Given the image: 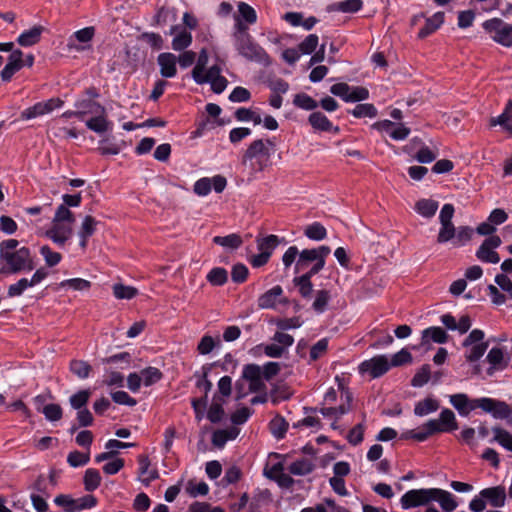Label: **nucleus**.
Listing matches in <instances>:
<instances>
[{
    "mask_svg": "<svg viewBox=\"0 0 512 512\" xmlns=\"http://www.w3.org/2000/svg\"><path fill=\"white\" fill-rule=\"evenodd\" d=\"M0 264L2 275L30 272L36 267L31 250L13 238L0 242Z\"/></svg>",
    "mask_w": 512,
    "mask_h": 512,
    "instance_id": "f257e3e1",
    "label": "nucleus"
},
{
    "mask_svg": "<svg viewBox=\"0 0 512 512\" xmlns=\"http://www.w3.org/2000/svg\"><path fill=\"white\" fill-rule=\"evenodd\" d=\"M208 62V53L205 49L200 51L198 61L192 70V77L198 84L209 83L214 93L223 92L228 84L225 77L221 76V69L219 66L214 65L205 72V67Z\"/></svg>",
    "mask_w": 512,
    "mask_h": 512,
    "instance_id": "f03ea898",
    "label": "nucleus"
},
{
    "mask_svg": "<svg viewBox=\"0 0 512 512\" xmlns=\"http://www.w3.org/2000/svg\"><path fill=\"white\" fill-rule=\"evenodd\" d=\"M74 214L65 205H59L45 236L58 246H64L73 235Z\"/></svg>",
    "mask_w": 512,
    "mask_h": 512,
    "instance_id": "7ed1b4c3",
    "label": "nucleus"
},
{
    "mask_svg": "<svg viewBox=\"0 0 512 512\" xmlns=\"http://www.w3.org/2000/svg\"><path fill=\"white\" fill-rule=\"evenodd\" d=\"M234 45L239 55L244 57L246 60L256 62L264 66L270 65V57L259 44L254 42L251 36L234 43Z\"/></svg>",
    "mask_w": 512,
    "mask_h": 512,
    "instance_id": "20e7f679",
    "label": "nucleus"
},
{
    "mask_svg": "<svg viewBox=\"0 0 512 512\" xmlns=\"http://www.w3.org/2000/svg\"><path fill=\"white\" fill-rule=\"evenodd\" d=\"M476 406H479L486 413H490L495 419L506 420L512 425V405L505 401L483 397L476 399Z\"/></svg>",
    "mask_w": 512,
    "mask_h": 512,
    "instance_id": "39448f33",
    "label": "nucleus"
},
{
    "mask_svg": "<svg viewBox=\"0 0 512 512\" xmlns=\"http://www.w3.org/2000/svg\"><path fill=\"white\" fill-rule=\"evenodd\" d=\"M483 28L495 42L506 47L512 46V24L505 23L500 18H493L485 21Z\"/></svg>",
    "mask_w": 512,
    "mask_h": 512,
    "instance_id": "423d86ee",
    "label": "nucleus"
},
{
    "mask_svg": "<svg viewBox=\"0 0 512 512\" xmlns=\"http://www.w3.org/2000/svg\"><path fill=\"white\" fill-rule=\"evenodd\" d=\"M259 156H269V149L263 140L253 141L243 156L242 164L249 168L251 174L263 170V165L258 160Z\"/></svg>",
    "mask_w": 512,
    "mask_h": 512,
    "instance_id": "0eeeda50",
    "label": "nucleus"
},
{
    "mask_svg": "<svg viewBox=\"0 0 512 512\" xmlns=\"http://www.w3.org/2000/svg\"><path fill=\"white\" fill-rule=\"evenodd\" d=\"M434 488L412 489L402 495L400 499L401 507L405 510L426 506L433 502Z\"/></svg>",
    "mask_w": 512,
    "mask_h": 512,
    "instance_id": "6e6552de",
    "label": "nucleus"
},
{
    "mask_svg": "<svg viewBox=\"0 0 512 512\" xmlns=\"http://www.w3.org/2000/svg\"><path fill=\"white\" fill-rule=\"evenodd\" d=\"M454 206L452 204H445L439 214L441 228L437 236V242L440 244L452 240L455 236V226L452 222L454 216Z\"/></svg>",
    "mask_w": 512,
    "mask_h": 512,
    "instance_id": "1a4fd4ad",
    "label": "nucleus"
},
{
    "mask_svg": "<svg viewBox=\"0 0 512 512\" xmlns=\"http://www.w3.org/2000/svg\"><path fill=\"white\" fill-rule=\"evenodd\" d=\"M63 103L64 102L60 98H51L47 101L38 102L23 110L20 118L22 120H31L36 117L44 116L51 113L53 110L60 108Z\"/></svg>",
    "mask_w": 512,
    "mask_h": 512,
    "instance_id": "9d476101",
    "label": "nucleus"
},
{
    "mask_svg": "<svg viewBox=\"0 0 512 512\" xmlns=\"http://www.w3.org/2000/svg\"><path fill=\"white\" fill-rule=\"evenodd\" d=\"M389 359L385 355L374 356L363 361L359 366L361 373H368L372 378H379L390 369Z\"/></svg>",
    "mask_w": 512,
    "mask_h": 512,
    "instance_id": "9b49d317",
    "label": "nucleus"
},
{
    "mask_svg": "<svg viewBox=\"0 0 512 512\" xmlns=\"http://www.w3.org/2000/svg\"><path fill=\"white\" fill-rule=\"evenodd\" d=\"M502 241L499 236H490L483 241L478 250L476 257L486 263L496 264L500 261L498 253L495 251L501 245Z\"/></svg>",
    "mask_w": 512,
    "mask_h": 512,
    "instance_id": "f8f14e48",
    "label": "nucleus"
},
{
    "mask_svg": "<svg viewBox=\"0 0 512 512\" xmlns=\"http://www.w3.org/2000/svg\"><path fill=\"white\" fill-rule=\"evenodd\" d=\"M243 379L249 382L250 392H264L266 385L263 382L262 368L256 364H248L243 369Z\"/></svg>",
    "mask_w": 512,
    "mask_h": 512,
    "instance_id": "ddd939ff",
    "label": "nucleus"
},
{
    "mask_svg": "<svg viewBox=\"0 0 512 512\" xmlns=\"http://www.w3.org/2000/svg\"><path fill=\"white\" fill-rule=\"evenodd\" d=\"M429 422L433 423L436 433L450 432L458 428L455 414L450 409L442 410L438 419H431Z\"/></svg>",
    "mask_w": 512,
    "mask_h": 512,
    "instance_id": "4468645a",
    "label": "nucleus"
},
{
    "mask_svg": "<svg viewBox=\"0 0 512 512\" xmlns=\"http://www.w3.org/2000/svg\"><path fill=\"white\" fill-rule=\"evenodd\" d=\"M157 63L160 67V74L165 78H172L177 74V57L170 52L158 55Z\"/></svg>",
    "mask_w": 512,
    "mask_h": 512,
    "instance_id": "2eb2a0df",
    "label": "nucleus"
},
{
    "mask_svg": "<svg viewBox=\"0 0 512 512\" xmlns=\"http://www.w3.org/2000/svg\"><path fill=\"white\" fill-rule=\"evenodd\" d=\"M483 499H486L493 507H503L506 501V490L503 486H495L483 489L480 492Z\"/></svg>",
    "mask_w": 512,
    "mask_h": 512,
    "instance_id": "dca6fc26",
    "label": "nucleus"
},
{
    "mask_svg": "<svg viewBox=\"0 0 512 512\" xmlns=\"http://www.w3.org/2000/svg\"><path fill=\"white\" fill-rule=\"evenodd\" d=\"M475 402L476 399L469 400L468 396L463 393L450 396V403L463 416H467L472 410L479 408Z\"/></svg>",
    "mask_w": 512,
    "mask_h": 512,
    "instance_id": "f3484780",
    "label": "nucleus"
},
{
    "mask_svg": "<svg viewBox=\"0 0 512 512\" xmlns=\"http://www.w3.org/2000/svg\"><path fill=\"white\" fill-rule=\"evenodd\" d=\"M179 26H172L170 34H175L172 40V48L175 51H182L189 47L192 43V35L186 29H181L179 32Z\"/></svg>",
    "mask_w": 512,
    "mask_h": 512,
    "instance_id": "a211bd4d",
    "label": "nucleus"
},
{
    "mask_svg": "<svg viewBox=\"0 0 512 512\" xmlns=\"http://www.w3.org/2000/svg\"><path fill=\"white\" fill-rule=\"evenodd\" d=\"M433 501L438 502L445 512H452L458 506L454 495L440 488H434Z\"/></svg>",
    "mask_w": 512,
    "mask_h": 512,
    "instance_id": "6ab92c4d",
    "label": "nucleus"
},
{
    "mask_svg": "<svg viewBox=\"0 0 512 512\" xmlns=\"http://www.w3.org/2000/svg\"><path fill=\"white\" fill-rule=\"evenodd\" d=\"M139 463V479L140 481L148 486L153 480L159 477L157 470L150 469V461L149 458L145 455H140L138 457Z\"/></svg>",
    "mask_w": 512,
    "mask_h": 512,
    "instance_id": "aec40b11",
    "label": "nucleus"
},
{
    "mask_svg": "<svg viewBox=\"0 0 512 512\" xmlns=\"http://www.w3.org/2000/svg\"><path fill=\"white\" fill-rule=\"evenodd\" d=\"M45 28L41 25H35L29 30L21 33L17 39V43L23 47H29L37 44Z\"/></svg>",
    "mask_w": 512,
    "mask_h": 512,
    "instance_id": "412c9836",
    "label": "nucleus"
},
{
    "mask_svg": "<svg viewBox=\"0 0 512 512\" xmlns=\"http://www.w3.org/2000/svg\"><path fill=\"white\" fill-rule=\"evenodd\" d=\"M308 121L310 125L316 130L325 132L333 131L334 133L339 132V127H333L330 120L322 112L311 113L309 115Z\"/></svg>",
    "mask_w": 512,
    "mask_h": 512,
    "instance_id": "4be33fe9",
    "label": "nucleus"
},
{
    "mask_svg": "<svg viewBox=\"0 0 512 512\" xmlns=\"http://www.w3.org/2000/svg\"><path fill=\"white\" fill-rule=\"evenodd\" d=\"M94 34H95L94 27H86L81 30H78L69 39L67 46L69 49H74L76 51H82L85 49V47L76 45L75 41H79L81 43H88L93 39Z\"/></svg>",
    "mask_w": 512,
    "mask_h": 512,
    "instance_id": "5701e85b",
    "label": "nucleus"
},
{
    "mask_svg": "<svg viewBox=\"0 0 512 512\" xmlns=\"http://www.w3.org/2000/svg\"><path fill=\"white\" fill-rule=\"evenodd\" d=\"M444 22V13L437 12L433 16L426 18L425 25L418 33L419 39H424L434 33Z\"/></svg>",
    "mask_w": 512,
    "mask_h": 512,
    "instance_id": "b1692460",
    "label": "nucleus"
},
{
    "mask_svg": "<svg viewBox=\"0 0 512 512\" xmlns=\"http://www.w3.org/2000/svg\"><path fill=\"white\" fill-rule=\"evenodd\" d=\"M345 401L339 407H328L320 410L321 414L326 417H334L335 419L340 418L351 410L352 395L349 391L343 393Z\"/></svg>",
    "mask_w": 512,
    "mask_h": 512,
    "instance_id": "393cba45",
    "label": "nucleus"
},
{
    "mask_svg": "<svg viewBox=\"0 0 512 512\" xmlns=\"http://www.w3.org/2000/svg\"><path fill=\"white\" fill-rule=\"evenodd\" d=\"M448 340V335L441 327H429L422 332L421 345H427L430 341L443 344Z\"/></svg>",
    "mask_w": 512,
    "mask_h": 512,
    "instance_id": "a878e982",
    "label": "nucleus"
},
{
    "mask_svg": "<svg viewBox=\"0 0 512 512\" xmlns=\"http://www.w3.org/2000/svg\"><path fill=\"white\" fill-rule=\"evenodd\" d=\"M317 273L318 272H312V268H310L303 275L294 278L293 282L299 288V293L302 297L308 298L311 296L313 292V284L311 282V278Z\"/></svg>",
    "mask_w": 512,
    "mask_h": 512,
    "instance_id": "bb28decb",
    "label": "nucleus"
},
{
    "mask_svg": "<svg viewBox=\"0 0 512 512\" xmlns=\"http://www.w3.org/2000/svg\"><path fill=\"white\" fill-rule=\"evenodd\" d=\"M283 290L280 286H274L258 299V306L261 309L274 308L278 302V298L282 295Z\"/></svg>",
    "mask_w": 512,
    "mask_h": 512,
    "instance_id": "cd10ccee",
    "label": "nucleus"
},
{
    "mask_svg": "<svg viewBox=\"0 0 512 512\" xmlns=\"http://www.w3.org/2000/svg\"><path fill=\"white\" fill-rule=\"evenodd\" d=\"M436 434L433 423L426 422L419 430H409L401 435L402 439H414L416 441H425L431 435Z\"/></svg>",
    "mask_w": 512,
    "mask_h": 512,
    "instance_id": "c85d7f7f",
    "label": "nucleus"
},
{
    "mask_svg": "<svg viewBox=\"0 0 512 512\" xmlns=\"http://www.w3.org/2000/svg\"><path fill=\"white\" fill-rule=\"evenodd\" d=\"M493 438L490 442H496L507 451L512 452V434L501 426L492 428Z\"/></svg>",
    "mask_w": 512,
    "mask_h": 512,
    "instance_id": "c756f323",
    "label": "nucleus"
},
{
    "mask_svg": "<svg viewBox=\"0 0 512 512\" xmlns=\"http://www.w3.org/2000/svg\"><path fill=\"white\" fill-rule=\"evenodd\" d=\"M487 361L491 365L487 370L489 375H492L495 370L504 369L507 366V362L504 360L503 351L500 348H492L487 355Z\"/></svg>",
    "mask_w": 512,
    "mask_h": 512,
    "instance_id": "7c9ffc66",
    "label": "nucleus"
},
{
    "mask_svg": "<svg viewBox=\"0 0 512 512\" xmlns=\"http://www.w3.org/2000/svg\"><path fill=\"white\" fill-rule=\"evenodd\" d=\"M314 468L315 465L311 460L301 458L291 463L288 467V471L296 476H304L310 474Z\"/></svg>",
    "mask_w": 512,
    "mask_h": 512,
    "instance_id": "2f4dec72",
    "label": "nucleus"
},
{
    "mask_svg": "<svg viewBox=\"0 0 512 512\" xmlns=\"http://www.w3.org/2000/svg\"><path fill=\"white\" fill-rule=\"evenodd\" d=\"M75 107L79 110L81 119L87 114L105 113V108L102 105L88 99L78 100Z\"/></svg>",
    "mask_w": 512,
    "mask_h": 512,
    "instance_id": "473e14b6",
    "label": "nucleus"
},
{
    "mask_svg": "<svg viewBox=\"0 0 512 512\" xmlns=\"http://www.w3.org/2000/svg\"><path fill=\"white\" fill-rule=\"evenodd\" d=\"M95 117L86 121V126L96 133H104L110 128V122L106 119L105 113H96Z\"/></svg>",
    "mask_w": 512,
    "mask_h": 512,
    "instance_id": "72a5a7b5",
    "label": "nucleus"
},
{
    "mask_svg": "<svg viewBox=\"0 0 512 512\" xmlns=\"http://www.w3.org/2000/svg\"><path fill=\"white\" fill-rule=\"evenodd\" d=\"M213 242L225 249L231 250H236L243 244L241 236L236 233L229 234L227 236H215L213 238Z\"/></svg>",
    "mask_w": 512,
    "mask_h": 512,
    "instance_id": "f704fd0d",
    "label": "nucleus"
},
{
    "mask_svg": "<svg viewBox=\"0 0 512 512\" xmlns=\"http://www.w3.org/2000/svg\"><path fill=\"white\" fill-rule=\"evenodd\" d=\"M312 262H314V264L317 263L316 253L313 249L302 250L296 261L295 272L299 273L306 270Z\"/></svg>",
    "mask_w": 512,
    "mask_h": 512,
    "instance_id": "c9c22d12",
    "label": "nucleus"
},
{
    "mask_svg": "<svg viewBox=\"0 0 512 512\" xmlns=\"http://www.w3.org/2000/svg\"><path fill=\"white\" fill-rule=\"evenodd\" d=\"M34 287L33 282L30 278L22 277L17 280L15 283L9 285L7 289V294L9 297H19L21 296L28 288Z\"/></svg>",
    "mask_w": 512,
    "mask_h": 512,
    "instance_id": "e433bc0d",
    "label": "nucleus"
},
{
    "mask_svg": "<svg viewBox=\"0 0 512 512\" xmlns=\"http://www.w3.org/2000/svg\"><path fill=\"white\" fill-rule=\"evenodd\" d=\"M416 211L423 217L430 218L438 209V202L431 199H421L415 204Z\"/></svg>",
    "mask_w": 512,
    "mask_h": 512,
    "instance_id": "4c0bfd02",
    "label": "nucleus"
},
{
    "mask_svg": "<svg viewBox=\"0 0 512 512\" xmlns=\"http://www.w3.org/2000/svg\"><path fill=\"white\" fill-rule=\"evenodd\" d=\"M362 0H345L329 6V11H341L344 13H354L361 9Z\"/></svg>",
    "mask_w": 512,
    "mask_h": 512,
    "instance_id": "58836bf2",
    "label": "nucleus"
},
{
    "mask_svg": "<svg viewBox=\"0 0 512 512\" xmlns=\"http://www.w3.org/2000/svg\"><path fill=\"white\" fill-rule=\"evenodd\" d=\"M84 487L88 492H92L96 490L101 483V476L98 470L96 469H87L84 474Z\"/></svg>",
    "mask_w": 512,
    "mask_h": 512,
    "instance_id": "ea45409f",
    "label": "nucleus"
},
{
    "mask_svg": "<svg viewBox=\"0 0 512 512\" xmlns=\"http://www.w3.org/2000/svg\"><path fill=\"white\" fill-rule=\"evenodd\" d=\"M70 371L80 379L89 377L92 371L91 365L83 360H72L70 362Z\"/></svg>",
    "mask_w": 512,
    "mask_h": 512,
    "instance_id": "a19ab883",
    "label": "nucleus"
},
{
    "mask_svg": "<svg viewBox=\"0 0 512 512\" xmlns=\"http://www.w3.org/2000/svg\"><path fill=\"white\" fill-rule=\"evenodd\" d=\"M235 17H240V19L247 24H254L257 20L254 8L245 2L238 4V15H235L234 18Z\"/></svg>",
    "mask_w": 512,
    "mask_h": 512,
    "instance_id": "79ce46f5",
    "label": "nucleus"
},
{
    "mask_svg": "<svg viewBox=\"0 0 512 512\" xmlns=\"http://www.w3.org/2000/svg\"><path fill=\"white\" fill-rule=\"evenodd\" d=\"M279 239L276 235H269L257 239V248L262 253H268L271 256L273 250L278 246Z\"/></svg>",
    "mask_w": 512,
    "mask_h": 512,
    "instance_id": "37998d69",
    "label": "nucleus"
},
{
    "mask_svg": "<svg viewBox=\"0 0 512 512\" xmlns=\"http://www.w3.org/2000/svg\"><path fill=\"white\" fill-rule=\"evenodd\" d=\"M439 405L436 400L426 398L415 405L414 413L418 416H425L438 409Z\"/></svg>",
    "mask_w": 512,
    "mask_h": 512,
    "instance_id": "c03bdc74",
    "label": "nucleus"
},
{
    "mask_svg": "<svg viewBox=\"0 0 512 512\" xmlns=\"http://www.w3.org/2000/svg\"><path fill=\"white\" fill-rule=\"evenodd\" d=\"M512 121V99L508 100L504 111L497 117H491L489 124L491 127L496 125L504 126Z\"/></svg>",
    "mask_w": 512,
    "mask_h": 512,
    "instance_id": "a18cd8bd",
    "label": "nucleus"
},
{
    "mask_svg": "<svg viewBox=\"0 0 512 512\" xmlns=\"http://www.w3.org/2000/svg\"><path fill=\"white\" fill-rule=\"evenodd\" d=\"M145 386H151L161 380L163 374L155 367H148L140 371Z\"/></svg>",
    "mask_w": 512,
    "mask_h": 512,
    "instance_id": "49530a36",
    "label": "nucleus"
},
{
    "mask_svg": "<svg viewBox=\"0 0 512 512\" xmlns=\"http://www.w3.org/2000/svg\"><path fill=\"white\" fill-rule=\"evenodd\" d=\"M59 287L70 288L75 291H86L90 289L91 282L82 278H72L61 281Z\"/></svg>",
    "mask_w": 512,
    "mask_h": 512,
    "instance_id": "de8ad7c7",
    "label": "nucleus"
},
{
    "mask_svg": "<svg viewBox=\"0 0 512 512\" xmlns=\"http://www.w3.org/2000/svg\"><path fill=\"white\" fill-rule=\"evenodd\" d=\"M288 429V423L280 416L276 415L270 422L271 433L278 439L283 438Z\"/></svg>",
    "mask_w": 512,
    "mask_h": 512,
    "instance_id": "09e8293b",
    "label": "nucleus"
},
{
    "mask_svg": "<svg viewBox=\"0 0 512 512\" xmlns=\"http://www.w3.org/2000/svg\"><path fill=\"white\" fill-rule=\"evenodd\" d=\"M113 294L117 299L130 300L138 294V290L135 287L118 283L113 286Z\"/></svg>",
    "mask_w": 512,
    "mask_h": 512,
    "instance_id": "8fccbe9b",
    "label": "nucleus"
},
{
    "mask_svg": "<svg viewBox=\"0 0 512 512\" xmlns=\"http://www.w3.org/2000/svg\"><path fill=\"white\" fill-rule=\"evenodd\" d=\"M90 396L91 392L89 390L78 391L77 393L73 394L69 399L71 407L76 410L85 408Z\"/></svg>",
    "mask_w": 512,
    "mask_h": 512,
    "instance_id": "3c124183",
    "label": "nucleus"
},
{
    "mask_svg": "<svg viewBox=\"0 0 512 512\" xmlns=\"http://www.w3.org/2000/svg\"><path fill=\"white\" fill-rule=\"evenodd\" d=\"M228 274L224 268L216 267L213 268L207 274V280L214 286H221L227 282Z\"/></svg>",
    "mask_w": 512,
    "mask_h": 512,
    "instance_id": "603ef678",
    "label": "nucleus"
},
{
    "mask_svg": "<svg viewBox=\"0 0 512 512\" xmlns=\"http://www.w3.org/2000/svg\"><path fill=\"white\" fill-rule=\"evenodd\" d=\"M351 113L356 118H373L377 115V109L373 104L364 103L356 105Z\"/></svg>",
    "mask_w": 512,
    "mask_h": 512,
    "instance_id": "864d4df0",
    "label": "nucleus"
},
{
    "mask_svg": "<svg viewBox=\"0 0 512 512\" xmlns=\"http://www.w3.org/2000/svg\"><path fill=\"white\" fill-rule=\"evenodd\" d=\"M40 254L43 256L48 267L56 266L62 259V255L59 252L53 251L48 245L40 248Z\"/></svg>",
    "mask_w": 512,
    "mask_h": 512,
    "instance_id": "5fc2aeb1",
    "label": "nucleus"
},
{
    "mask_svg": "<svg viewBox=\"0 0 512 512\" xmlns=\"http://www.w3.org/2000/svg\"><path fill=\"white\" fill-rule=\"evenodd\" d=\"M473 235V229L469 226H460L458 229L455 228L454 245L463 246L468 243Z\"/></svg>",
    "mask_w": 512,
    "mask_h": 512,
    "instance_id": "6e6d98bb",
    "label": "nucleus"
},
{
    "mask_svg": "<svg viewBox=\"0 0 512 512\" xmlns=\"http://www.w3.org/2000/svg\"><path fill=\"white\" fill-rule=\"evenodd\" d=\"M304 234L309 239L319 241L326 237L327 232H326L325 227L322 224L316 222V223H313V224L307 226L304 231Z\"/></svg>",
    "mask_w": 512,
    "mask_h": 512,
    "instance_id": "4d7b16f0",
    "label": "nucleus"
},
{
    "mask_svg": "<svg viewBox=\"0 0 512 512\" xmlns=\"http://www.w3.org/2000/svg\"><path fill=\"white\" fill-rule=\"evenodd\" d=\"M430 366L428 364L423 365L411 380V385L414 387H422L430 379Z\"/></svg>",
    "mask_w": 512,
    "mask_h": 512,
    "instance_id": "13d9d810",
    "label": "nucleus"
},
{
    "mask_svg": "<svg viewBox=\"0 0 512 512\" xmlns=\"http://www.w3.org/2000/svg\"><path fill=\"white\" fill-rule=\"evenodd\" d=\"M97 225L98 221L93 216L86 215L83 218L80 229L78 231V235L91 237L95 233Z\"/></svg>",
    "mask_w": 512,
    "mask_h": 512,
    "instance_id": "bf43d9fd",
    "label": "nucleus"
},
{
    "mask_svg": "<svg viewBox=\"0 0 512 512\" xmlns=\"http://www.w3.org/2000/svg\"><path fill=\"white\" fill-rule=\"evenodd\" d=\"M313 251L316 253L317 263H315L311 268L312 272H320L325 266V259L330 254V248L328 246H320L318 248H313Z\"/></svg>",
    "mask_w": 512,
    "mask_h": 512,
    "instance_id": "052dcab7",
    "label": "nucleus"
},
{
    "mask_svg": "<svg viewBox=\"0 0 512 512\" xmlns=\"http://www.w3.org/2000/svg\"><path fill=\"white\" fill-rule=\"evenodd\" d=\"M42 413L48 421H59L63 416V410L59 404H47L42 408Z\"/></svg>",
    "mask_w": 512,
    "mask_h": 512,
    "instance_id": "680f3d73",
    "label": "nucleus"
},
{
    "mask_svg": "<svg viewBox=\"0 0 512 512\" xmlns=\"http://www.w3.org/2000/svg\"><path fill=\"white\" fill-rule=\"evenodd\" d=\"M293 103L304 110H313L318 106V103L305 93L297 94L294 97Z\"/></svg>",
    "mask_w": 512,
    "mask_h": 512,
    "instance_id": "e2e57ef3",
    "label": "nucleus"
},
{
    "mask_svg": "<svg viewBox=\"0 0 512 512\" xmlns=\"http://www.w3.org/2000/svg\"><path fill=\"white\" fill-rule=\"evenodd\" d=\"M318 42V36L310 34L298 45V49L302 54H311L316 50Z\"/></svg>",
    "mask_w": 512,
    "mask_h": 512,
    "instance_id": "0e129e2a",
    "label": "nucleus"
},
{
    "mask_svg": "<svg viewBox=\"0 0 512 512\" xmlns=\"http://www.w3.org/2000/svg\"><path fill=\"white\" fill-rule=\"evenodd\" d=\"M235 25L233 32L234 43L239 42L243 39L250 37L251 35L248 33V26L244 21L240 19V17H235Z\"/></svg>",
    "mask_w": 512,
    "mask_h": 512,
    "instance_id": "69168bd1",
    "label": "nucleus"
},
{
    "mask_svg": "<svg viewBox=\"0 0 512 512\" xmlns=\"http://www.w3.org/2000/svg\"><path fill=\"white\" fill-rule=\"evenodd\" d=\"M90 460V454L88 453H82L79 451H72L69 453L67 457V462L72 467H79L86 465Z\"/></svg>",
    "mask_w": 512,
    "mask_h": 512,
    "instance_id": "338daca9",
    "label": "nucleus"
},
{
    "mask_svg": "<svg viewBox=\"0 0 512 512\" xmlns=\"http://www.w3.org/2000/svg\"><path fill=\"white\" fill-rule=\"evenodd\" d=\"M330 300V293L327 290H319L316 293L312 307L315 311L322 313Z\"/></svg>",
    "mask_w": 512,
    "mask_h": 512,
    "instance_id": "774afa93",
    "label": "nucleus"
}]
</instances>
